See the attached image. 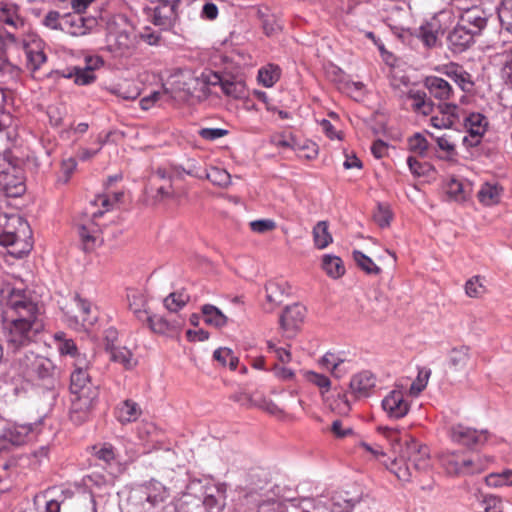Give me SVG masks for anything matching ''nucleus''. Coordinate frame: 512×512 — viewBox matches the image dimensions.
<instances>
[{
  "instance_id": "obj_1",
  "label": "nucleus",
  "mask_w": 512,
  "mask_h": 512,
  "mask_svg": "<svg viewBox=\"0 0 512 512\" xmlns=\"http://www.w3.org/2000/svg\"><path fill=\"white\" fill-rule=\"evenodd\" d=\"M2 329L8 347L17 350L32 343L42 328V305L27 289L6 285L0 291Z\"/></svg>"
},
{
  "instance_id": "obj_2",
  "label": "nucleus",
  "mask_w": 512,
  "mask_h": 512,
  "mask_svg": "<svg viewBox=\"0 0 512 512\" xmlns=\"http://www.w3.org/2000/svg\"><path fill=\"white\" fill-rule=\"evenodd\" d=\"M224 505V494L218 486L209 482L193 481L179 498L176 511L221 512Z\"/></svg>"
},
{
  "instance_id": "obj_3",
  "label": "nucleus",
  "mask_w": 512,
  "mask_h": 512,
  "mask_svg": "<svg viewBox=\"0 0 512 512\" xmlns=\"http://www.w3.org/2000/svg\"><path fill=\"white\" fill-rule=\"evenodd\" d=\"M70 392V419L79 425L89 419L98 399V387L92 383L88 371L83 370L71 373Z\"/></svg>"
},
{
  "instance_id": "obj_4",
  "label": "nucleus",
  "mask_w": 512,
  "mask_h": 512,
  "mask_svg": "<svg viewBox=\"0 0 512 512\" xmlns=\"http://www.w3.org/2000/svg\"><path fill=\"white\" fill-rule=\"evenodd\" d=\"M383 463L399 480L408 482L412 477L411 467L417 471H425L430 467L429 448L410 439L401 448L398 458L390 461V464Z\"/></svg>"
},
{
  "instance_id": "obj_5",
  "label": "nucleus",
  "mask_w": 512,
  "mask_h": 512,
  "mask_svg": "<svg viewBox=\"0 0 512 512\" xmlns=\"http://www.w3.org/2000/svg\"><path fill=\"white\" fill-rule=\"evenodd\" d=\"M14 364L23 377L48 390L54 389L57 383L56 366L49 358L26 352L19 355Z\"/></svg>"
},
{
  "instance_id": "obj_6",
  "label": "nucleus",
  "mask_w": 512,
  "mask_h": 512,
  "mask_svg": "<svg viewBox=\"0 0 512 512\" xmlns=\"http://www.w3.org/2000/svg\"><path fill=\"white\" fill-rule=\"evenodd\" d=\"M493 462V458L481 454L444 452L440 455V463L445 471L452 476H473L484 472Z\"/></svg>"
},
{
  "instance_id": "obj_7",
  "label": "nucleus",
  "mask_w": 512,
  "mask_h": 512,
  "mask_svg": "<svg viewBox=\"0 0 512 512\" xmlns=\"http://www.w3.org/2000/svg\"><path fill=\"white\" fill-rule=\"evenodd\" d=\"M122 196V192L113 193L112 195H99L94 202H92V205L101 206L103 209L91 212V217L84 219L83 222L79 224V236L84 250H93L100 241L101 229L99 224L95 222V219L111 210L114 205L121 200Z\"/></svg>"
},
{
  "instance_id": "obj_8",
  "label": "nucleus",
  "mask_w": 512,
  "mask_h": 512,
  "mask_svg": "<svg viewBox=\"0 0 512 512\" xmlns=\"http://www.w3.org/2000/svg\"><path fill=\"white\" fill-rule=\"evenodd\" d=\"M449 437L452 442L458 445L469 449H477L488 441L489 432L487 430H477L463 424H455L449 430Z\"/></svg>"
},
{
  "instance_id": "obj_9",
  "label": "nucleus",
  "mask_w": 512,
  "mask_h": 512,
  "mask_svg": "<svg viewBox=\"0 0 512 512\" xmlns=\"http://www.w3.org/2000/svg\"><path fill=\"white\" fill-rule=\"evenodd\" d=\"M74 305L76 311L68 310L65 312L68 325L77 330H88L97 321V315L92 312L91 303L76 295L74 297Z\"/></svg>"
},
{
  "instance_id": "obj_10",
  "label": "nucleus",
  "mask_w": 512,
  "mask_h": 512,
  "mask_svg": "<svg viewBox=\"0 0 512 512\" xmlns=\"http://www.w3.org/2000/svg\"><path fill=\"white\" fill-rule=\"evenodd\" d=\"M142 504L146 511L162 509L170 498V490L161 482L151 480L144 484L140 490Z\"/></svg>"
},
{
  "instance_id": "obj_11",
  "label": "nucleus",
  "mask_w": 512,
  "mask_h": 512,
  "mask_svg": "<svg viewBox=\"0 0 512 512\" xmlns=\"http://www.w3.org/2000/svg\"><path fill=\"white\" fill-rule=\"evenodd\" d=\"M492 13L482 5H473L460 10L458 21L469 29L475 36L481 35L487 27Z\"/></svg>"
},
{
  "instance_id": "obj_12",
  "label": "nucleus",
  "mask_w": 512,
  "mask_h": 512,
  "mask_svg": "<svg viewBox=\"0 0 512 512\" xmlns=\"http://www.w3.org/2000/svg\"><path fill=\"white\" fill-rule=\"evenodd\" d=\"M97 24L94 17H84L78 13L63 14L61 31L71 36H84L88 34Z\"/></svg>"
},
{
  "instance_id": "obj_13",
  "label": "nucleus",
  "mask_w": 512,
  "mask_h": 512,
  "mask_svg": "<svg viewBox=\"0 0 512 512\" xmlns=\"http://www.w3.org/2000/svg\"><path fill=\"white\" fill-rule=\"evenodd\" d=\"M376 382V376L372 372L360 371L351 377L349 393L357 400L368 398L374 393Z\"/></svg>"
},
{
  "instance_id": "obj_14",
  "label": "nucleus",
  "mask_w": 512,
  "mask_h": 512,
  "mask_svg": "<svg viewBox=\"0 0 512 512\" xmlns=\"http://www.w3.org/2000/svg\"><path fill=\"white\" fill-rule=\"evenodd\" d=\"M382 408L391 419H401L410 410V403L405 398L404 392L399 389L390 391L382 400Z\"/></svg>"
},
{
  "instance_id": "obj_15",
  "label": "nucleus",
  "mask_w": 512,
  "mask_h": 512,
  "mask_svg": "<svg viewBox=\"0 0 512 512\" xmlns=\"http://www.w3.org/2000/svg\"><path fill=\"white\" fill-rule=\"evenodd\" d=\"M424 86L430 96L440 102L454 101L456 99L457 91L446 79L434 75L427 76L424 79Z\"/></svg>"
},
{
  "instance_id": "obj_16",
  "label": "nucleus",
  "mask_w": 512,
  "mask_h": 512,
  "mask_svg": "<svg viewBox=\"0 0 512 512\" xmlns=\"http://www.w3.org/2000/svg\"><path fill=\"white\" fill-rule=\"evenodd\" d=\"M465 127L469 134L463 137V144L468 148L476 147L480 144L481 138L486 132V118L480 113H471L465 119Z\"/></svg>"
},
{
  "instance_id": "obj_17",
  "label": "nucleus",
  "mask_w": 512,
  "mask_h": 512,
  "mask_svg": "<svg viewBox=\"0 0 512 512\" xmlns=\"http://www.w3.org/2000/svg\"><path fill=\"white\" fill-rule=\"evenodd\" d=\"M202 77L204 78V82L208 85H219L223 93L227 96L238 99L245 94V83L241 80L223 78L220 74L215 72H209L206 75L203 74Z\"/></svg>"
},
{
  "instance_id": "obj_18",
  "label": "nucleus",
  "mask_w": 512,
  "mask_h": 512,
  "mask_svg": "<svg viewBox=\"0 0 512 512\" xmlns=\"http://www.w3.org/2000/svg\"><path fill=\"white\" fill-rule=\"evenodd\" d=\"M32 430V424H14L7 427L0 436V452L9 449V445L25 444Z\"/></svg>"
},
{
  "instance_id": "obj_19",
  "label": "nucleus",
  "mask_w": 512,
  "mask_h": 512,
  "mask_svg": "<svg viewBox=\"0 0 512 512\" xmlns=\"http://www.w3.org/2000/svg\"><path fill=\"white\" fill-rule=\"evenodd\" d=\"M265 291L266 302L264 303V310L272 312L290 293V286L285 281L270 280L265 285Z\"/></svg>"
},
{
  "instance_id": "obj_20",
  "label": "nucleus",
  "mask_w": 512,
  "mask_h": 512,
  "mask_svg": "<svg viewBox=\"0 0 512 512\" xmlns=\"http://www.w3.org/2000/svg\"><path fill=\"white\" fill-rule=\"evenodd\" d=\"M475 37L469 29L458 21L447 36L448 46L453 52L461 53L474 43Z\"/></svg>"
},
{
  "instance_id": "obj_21",
  "label": "nucleus",
  "mask_w": 512,
  "mask_h": 512,
  "mask_svg": "<svg viewBox=\"0 0 512 512\" xmlns=\"http://www.w3.org/2000/svg\"><path fill=\"white\" fill-rule=\"evenodd\" d=\"M180 0H171L167 2H158L159 4L153 8L151 20L154 25L161 28H168L176 17V8Z\"/></svg>"
},
{
  "instance_id": "obj_22",
  "label": "nucleus",
  "mask_w": 512,
  "mask_h": 512,
  "mask_svg": "<svg viewBox=\"0 0 512 512\" xmlns=\"http://www.w3.org/2000/svg\"><path fill=\"white\" fill-rule=\"evenodd\" d=\"M306 314V308L294 303L287 306L280 317L281 328L286 332H295L303 323Z\"/></svg>"
},
{
  "instance_id": "obj_23",
  "label": "nucleus",
  "mask_w": 512,
  "mask_h": 512,
  "mask_svg": "<svg viewBox=\"0 0 512 512\" xmlns=\"http://www.w3.org/2000/svg\"><path fill=\"white\" fill-rule=\"evenodd\" d=\"M443 73L458 86L461 92H471L473 90L474 81L472 75L462 66L450 63L445 66Z\"/></svg>"
},
{
  "instance_id": "obj_24",
  "label": "nucleus",
  "mask_w": 512,
  "mask_h": 512,
  "mask_svg": "<svg viewBox=\"0 0 512 512\" xmlns=\"http://www.w3.org/2000/svg\"><path fill=\"white\" fill-rule=\"evenodd\" d=\"M144 322L148 323L149 328L158 334L170 335L180 330L183 321L179 319H167L159 315H148Z\"/></svg>"
},
{
  "instance_id": "obj_25",
  "label": "nucleus",
  "mask_w": 512,
  "mask_h": 512,
  "mask_svg": "<svg viewBox=\"0 0 512 512\" xmlns=\"http://www.w3.org/2000/svg\"><path fill=\"white\" fill-rule=\"evenodd\" d=\"M448 14V12L441 11L431 20V22L420 26L418 37L427 47L435 46L438 39V34L441 31L440 22L442 19L448 16Z\"/></svg>"
},
{
  "instance_id": "obj_26",
  "label": "nucleus",
  "mask_w": 512,
  "mask_h": 512,
  "mask_svg": "<svg viewBox=\"0 0 512 512\" xmlns=\"http://www.w3.org/2000/svg\"><path fill=\"white\" fill-rule=\"evenodd\" d=\"M406 98L410 101V107L414 112L425 116L433 112L434 103L432 100L427 98L424 91L409 90Z\"/></svg>"
},
{
  "instance_id": "obj_27",
  "label": "nucleus",
  "mask_w": 512,
  "mask_h": 512,
  "mask_svg": "<svg viewBox=\"0 0 512 512\" xmlns=\"http://www.w3.org/2000/svg\"><path fill=\"white\" fill-rule=\"evenodd\" d=\"M0 22L13 29H18L24 25V20L19 15L18 6L7 2H0Z\"/></svg>"
},
{
  "instance_id": "obj_28",
  "label": "nucleus",
  "mask_w": 512,
  "mask_h": 512,
  "mask_svg": "<svg viewBox=\"0 0 512 512\" xmlns=\"http://www.w3.org/2000/svg\"><path fill=\"white\" fill-rule=\"evenodd\" d=\"M141 415V408L133 400H124L121 402L115 411L117 420L122 424H127L136 421Z\"/></svg>"
},
{
  "instance_id": "obj_29",
  "label": "nucleus",
  "mask_w": 512,
  "mask_h": 512,
  "mask_svg": "<svg viewBox=\"0 0 512 512\" xmlns=\"http://www.w3.org/2000/svg\"><path fill=\"white\" fill-rule=\"evenodd\" d=\"M297 506L298 512H332L330 497L325 495L302 499Z\"/></svg>"
},
{
  "instance_id": "obj_30",
  "label": "nucleus",
  "mask_w": 512,
  "mask_h": 512,
  "mask_svg": "<svg viewBox=\"0 0 512 512\" xmlns=\"http://www.w3.org/2000/svg\"><path fill=\"white\" fill-rule=\"evenodd\" d=\"M64 78L73 79L77 85H89L96 80L95 73L89 67L73 66L61 72Z\"/></svg>"
},
{
  "instance_id": "obj_31",
  "label": "nucleus",
  "mask_w": 512,
  "mask_h": 512,
  "mask_svg": "<svg viewBox=\"0 0 512 512\" xmlns=\"http://www.w3.org/2000/svg\"><path fill=\"white\" fill-rule=\"evenodd\" d=\"M128 301L129 309L133 312L135 317L139 321L144 322L149 315L147 310V299L144 294L132 291L128 294Z\"/></svg>"
},
{
  "instance_id": "obj_32",
  "label": "nucleus",
  "mask_w": 512,
  "mask_h": 512,
  "mask_svg": "<svg viewBox=\"0 0 512 512\" xmlns=\"http://www.w3.org/2000/svg\"><path fill=\"white\" fill-rule=\"evenodd\" d=\"M109 358L111 361L123 365L126 369H131L136 365L132 352L124 346H108Z\"/></svg>"
},
{
  "instance_id": "obj_33",
  "label": "nucleus",
  "mask_w": 512,
  "mask_h": 512,
  "mask_svg": "<svg viewBox=\"0 0 512 512\" xmlns=\"http://www.w3.org/2000/svg\"><path fill=\"white\" fill-rule=\"evenodd\" d=\"M501 191L502 189L497 184L485 183L478 191V199L482 204L492 206L500 201Z\"/></svg>"
},
{
  "instance_id": "obj_34",
  "label": "nucleus",
  "mask_w": 512,
  "mask_h": 512,
  "mask_svg": "<svg viewBox=\"0 0 512 512\" xmlns=\"http://www.w3.org/2000/svg\"><path fill=\"white\" fill-rule=\"evenodd\" d=\"M257 512H298V506L294 501L281 502L271 499L259 503Z\"/></svg>"
},
{
  "instance_id": "obj_35",
  "label": "nucleus",
  "mask_w": 512,
  "mask_h": 512,
  "mask_svg": "<svg viewBox=\"0 0 512 512\" xmlns=\"http://www.w3.org/2000/svg\"><path fill=\"white\" fill-rule=\"evenodd\" d=\"M201 311L206 324L216 328H221L227 324V317L216 306L205 304Z\"/></svg>"
},
{
  "instance_id": "obj_36",
  "label": "nucleus",
  "mask_w": 512,
  "mask_h": 512,
  "mask_svg": "<svg viewBox=\"0 0 512 512\" xmlns=\"http://www.w3.org/2000/svg\"><path fill=\"white\" fill-rule=\"evenodd\" d=\"M470 360V349L467 346L453 348L449 354V365L456 371L463 370Z\"/></svg>"
},
{
  "instance_id": "obj_37",
  "label": "nucleus",
  "mask_w": 512,
  "mask_h": 512,
  "mask_svg": "<svg viewBox=\"0 0 512 512\" xmlns=\"http://www.w3.org/2000/svg\"><path fill=\"white\" fill-rule=\"evenodd\" d=\"M332 512H351L359 502L357 498L348 497L347 492H339L331 498Z\"/></svg>"
},
{
  "instance_id": "obj_38",
  "label": "nucleus",
  "mask_w": 512,
  "mask_h": 512,
  "mask_svg": "<svg viewBox=\"0 0 512 512\" xmlns=\"http://www.w3.org/2000/svg\"><path fill=\"white\" fill-rule=\"evenodd\" d=\"M322 268L332 278H339L345 273L343 262L338 256L325 255L322 261Z\"/></svg>"
},
{
  "instance_id": "obj_39",
  "label": "nucleus",
  "mask_w": 512,
  "mask_h": 512,
  "mask_svg": "<svg viewBox=\"0 0 512 512\" xmlns=\"http://www.w3.org/2000/svg\"><path fill=\"white\" fill-rule=\"evenodd\" d=\"M35 46V49L31 45L24 46L27 64L32 71L39 69L46 61V55L40 48V43H35Z\"/></svg>"
},
{
  "instance_id": "obj_40",
  "label": "nucleus",
  "mask_w": 512,
  "mask_h": 512,
  "mask_svg": "<svg viewBox=\"0 0 512 512\" xmlns=\"http://www.w3.org/2000/svg\"><path fill=\"white\" fill-rule=\"evenodd\" d=\"M56 347L60 355L62 356H74L79 351L74 340L67 338L64 332H58L54 335Z\"/></svg>"
},
{
  "instance_id": "obj_41",
  "label": "nucleus",
  "mask_w": 512,
  "mask_h": 512,
  "mask_svg": "<svg viewBox=\"0 0 512 512\" xmlns=\"http://www.w3.org/2000/svg\"><path fill=\"white\" fill-rule=\"evenodd\" d=\"M206 178L214 185L226 188L231 184V175L222 168L210 167L206 171Z\"/></svg>"
},
{
  "instance_id": "obj_42",
  "label": "nucleus",
  "mask_w": 512,
  "mask_h": 512,
  "mask_svg": "<svg viewBox=\"0 0 512 512\" xmlns=\"http://www.w3.org/2000/svg\"><path fill=\"white\" fill-rule=\"evenodd\" d=\"M344 362V359L331 352H327L320 360L321 365L330 370L336 378H341L347 373V370H344L343 373H338L339 368L343 366Z\"/></svg>"
},
{
  "instance_id": "obj_43",
  "label": "nucleus",
  "mask_w": 512,
  "mask_h": 512,
  "mask_svg": "<svg viewBox=\"0 0 512 512\" xmlns=\"http://www.w3.org/2000/svg\"><path fill=\"white\" fill-rule=\"evenodd\" d=\"M314 242L317 248L324 249L332 242L326 221L318 222L313 229Z\"/></svg>"
},
{
  "instance_id": "obj_44",
  "label": "nucleus",
  "mask_w": 512,
  "mask_h": 512,
  "mask_svg": "<svg viewBox=\"0 0 512 512\" xmlns=\"http://www.w3.org/2000/svg\"><path fill=\"white\" fill-rule=\"evenodd\" d=\"M280 78V69L275 65H267L258 71V81L265 87H272Z\"/></svg>"
},
{
  "instance_id": "obj_45",
  "label": "nucleus",
  "mask_w": 512,
  "mask_h": 512,
  "mask_svg": "<svg viewBox=\"0 0 512 512\" xmlns=\"http://www.w3.org/2000/svg\"><path fill=\"white\" fill-rule=\"evenodd\" d=\"M353 259L356 264L367 274L378 275L381 272V268L374 263V261L362 253L361 251H353Z\"/></svg>"
},
{
  "instance_id": "obj_46",
  "label": "nucleus",
  "mask_w": 512,
  "mask_h": 512,
  "mask_svg": "<svg viewBox=\"0 0 512 512\" xmlns=\"http://www.w3.org/2000/svg\"><path fill=\"white\" fill-rule=\"evenodd\" d=\"M189 299V295L184 291L173 292L164 299V306L171 312H177L188 303Z\"/></svg>"
},
{
  "instance_id": "obj_47",
  "label": "nucleus",
  "mask_w": 512,
  "mask_h": 512,
  "mask_svg": "<svg viewBox=\"0 0 512 512\" xmlns=\"http://www.w3.org/2000/svg\"><path fill=\"white\" fill-rule=\"evenodd\" d=\"M447 192L455 200H465L470 192V185L459 179H451L448 182Z\"/></svg>"
},
{
  "instance_id": "obj_48",
  "label": "nucleus",
  "mask_w": 512,
  "mask_h": 512,
  "mask_svg": "<svg viewBox=\"0 0 512 512\" xmlns=\"http://www.w3.org/2000/svg\"><path fill=\"white\" fill-rule=\"evenodd\" d=\"M213 357L222 366H229L231 370H235L238 365V357H236L233 351L227 347H220L213 353Z\"/></svg>"
},
{
  "instance_id": "obj_49",
  "label": "nucleus",
  "mask_w": 512,
  "mask_h": 512,
  "mask_svg": "<svg viewBox=\"0 0 512 512\" xmlns=\"http://www.w3.org/2000/svg\"><path fill=\"white\" fill-rule=\"evenodd\" d=\"M485 482L489 487L512 486V469L505 470L501 473H491L485 478Z\"/></svg>"
},
{
  "instance_id": "obj_50",
  "label": "nucleus",
  "mask_w": 512,
  "mask_h": 512,
  "mask_svg": "<svg viewBox=\"0 0 512 512\" xmlns=\"http://www.w3.org/2000/svg\"><path fill=\"white\" fill-rule=\"evenodd\" d=\"M501 27L512 34V0H504L498 10Z\"/></svg>"
},
{
  "instance_id": "obj_51",
  "label": "nucleus",
  "mask_w": 512,
  "mask_h": 512,
  "mask_svg": "<svg viewBox=\"0 0 512 512\" xmlns=\"http://www.w3.org/2000/svg\"><path fill=\"white\" fill-rule=\"evenodd\" d=\"M429 147L427 139L421 133H415L408 138V148L420 156H425Z\"/></svg>"
},
{
  "instance_id": "obj_52",
  "label": "nucleus",
  "mask_w": 512,
  "mask_h": 512,
  "mask_svg": "<svg viewBox=\"0 0 512 512\" xmlns=\"http://www.w3.org/2000/svg\"><path fill=\"white\" fill-rule=\"evenodd\" d=\"M434 139L439 149L446 154L444 157H442L443 159L451 160L457 155L456 145L454 141L451 140L450 136L444 134L442 136L434 137Z\"/></svg>"
},
{
  "instance_id": "obj_53",
  "label": "nucleus",
  "mask_w": 512,
  "mask_h": 512,
  "mask_svg": "<svg viewBox=\"0 0 512 512\" xmlns=\"http://www.w3.org/2000/svg\"><path fill=\"white\" fill-rule=\"evenodd\" d=\"M439 113L444 115L454 125L459 121V107L453 101L441 102L437 106Z\"/></svg>"
},
{
  "instance_id": "obj_54",
  "label": "nucleus",
  "mask_w": 512,
  "mask_h": 512,
  "mask_svg": "<svg viewBox=\"0 0 512 512\" xmlns=\"http://www.w3.org/2000/svg\"><path fill=\"white\" fill-rule=\"evenodd\" d=\"M485 291V286L483 285L479 276L472 277L465 284V292L467 296L471 298L480 297L485 293Z\"/></svg>"
},
{
  "instance_id": "obj_55",
  "label": "nucleus",
  "mask_w": 512,
  "mask_h": 512,
  "mask_svg": "<svg viewBox=\"0 0 512 512\" xmlns=\"http://www.w3.org/2000/svg\"><path fill=\"white\" fill-rule=\"evenodd\" d=\"M374 221L381 227L385 228L390 225L392 220V212L386 205L379 204L373 215Z\"/></svg>"
},
{
  "instance_id": "obj_56",
  "label": "nucleus",
  "mask_w": 512,
  "mask_h": 512,
  "mask_svg": "<svg viewBox=\"0 0 512 512\" xmlns=\"http://www.w3.org/2000/svg\"><path fill=\"white\" fill-rule=\"evenodd\" d=\"M306 376L310 383L316 385L321 390V394L330 390L331 381L327 376L313 371L308 372Z\"/></svg>"
},
{
  "instance_id": "obj_57",
  "label": "nucleus",
  "mask_w": 512,
  "mask_h": 512,
  "mask_svg": "<svg viewBox=\"0 0 512 512\" xmlns=\"http://www.w3.org/2000/svg\"><path fill=\"white\" fill-rule=\"evenodd\" d=\"M502 69L501 74L503 79H505L506 82H509L512 84V46L505 50L502 55Z\"/></svg>"
},
{
  "instance_id": "obj_58",
  "label": "nucleus",
  "mask_w": 512,
  "mask_h": 512,
  "mask_svg": "<svg viewBox=\"0 0 512 512\" xmlns=\"http://www.w3.org/2000/svg\"><path fill=\"white\" fill-rule=\"evenodd\" d=\"M62 20L63 14L56 10H51L44 16L42 24L49 29L61 31Z\"/></svg>"
},
{
  "instance_id": "obj_59",
  "label": "nucleus",
  "mask_w": 512,
  "mask_h": 512,
  "mask_svg": "<svg viewBox=\"0 0 512 512\" xmlns=\"http://www.w3.org/2000/svg\"><path fill=\"white\" fill-rule=\"evenodd\" d=\"M73 359L74 370L72 372L88 371L92 365L93 356L88 357L87 354L78 351L76 355L71 357Z\"/></svg>"
},
{
  "instance_id": "obj_60",
  "label": "nucleus",
  "mask_w": 512,
  "mask_h": 512,
  "mask_svg": "<svg viewBox=\"0 0 512 512\" xmlns=\"http://www.w3.org/2000/svg\"><path fill=\"white\" fill-rule=\"evenodd\" d=\"M250 229L259 234L272 231L276 228V222L272 219H259L249 223Z\"/></svg>"
},
{
  "instance_id": "obj_61",
  "label": "nucleus",
  "mask_w": 512,
  "mask_h": 512,
  "mask_svg": "<svg viewBox=\"0 0 512 512\" xmlns=\"http://www.w3.org/2000/svg\"><path fill=\"white\" fill-rule=\"evenodd\" d=\"M95 456L105 462L106 464H111L112 461L115 460V452L114 448L110 444H104L101 447H94Z\"/></svg>"
},
{
  "instance_id": "obj_62",
  "label": "nucleus",
  "mask_w": 512,
  "mask_h": 512,
  "mask_svg": "<svg viewBox=\"0 0 512 512\" xmlns=\"http://www.w3.org/2000/svg\"><path fill=\"white\" fill-rule=\"evenodd\" d=\"M228 134L226 129L222 128H202L199 131V135L208 141H214L216 139L222 138Z\"/></svg>"
},
{
  "instance_id": "obj_63",
  "label": "nucleus",
  "mask_w": 512,
  "mask_h": 512,
  "mask_svg": "<svg viewBox=\"0 0 512 512\" xmlns=\"http://www.w3.org/2000/svg\"><path fill=\"white\" fill-rule=\"evenodd\" d=\"M271 142L276 147L294 148V138L292 135L279 134L272 137Z\"/></svg>"
},
{
  "instance_id": "obj_64",
  "label": "nucleus",
  "mask_w": 512,
  "mask_h": 512,
  "mask_svg": "<svg viewBox=\"0 0 512 512\" xmlns=\"http://www.w3.org/2000/svg\"><path fill=\"white\" fill-rule=\"evenodd\" d=\"M20 242V236L18 232H4L0 235V244L3 246L15 247Z\"/></svg>"
}]
</instances>
